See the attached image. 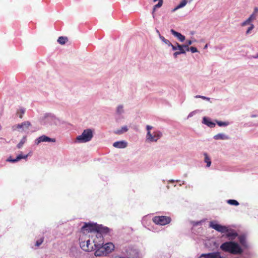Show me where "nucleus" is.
<instances>
[{
    "label": "nucleus",
    "instance_id": "f257e3e1",
    "mask_svg": "<svg viewBox=\"0 0 258 258\" xmlns=\"http://www.w3.org/2000/svg\"><path fill=\"white\" fill-rule=\"evenodd\" d=\"M41 123L47 127H54L61 125L63 121L51 113H46L40 118Z\"/></svg>",
    "mask_w": 258,
    "mask_h": 258
},
{
    "label": "nucleus",
    "instance_id": "f03ea898",
    "mask_svg": "<svg viewBox=\"0 0 258 258\" xmlns=\"http://www.w3.org/2000/svg\"><path fill=\"white\" fill-rule=\"evenodd\" d=\"M220 248L224 252H228L233 254H241L243 250L239 245L234 241H229L223 243Z\"/></svg>",
    "mask_w": 258,
    "mask_h": 258
},
{
    "label": "nucleus",
    "instance_id": "7ed1b4c3",
    "mask_svg": "<svg viewBox=\"0 0 258 258\" xmlns=\"http://www.w3.org/2000/svg\"><path fill=\"white\" fill-rule=\"evenodd\" d=\"M93 137V131L90 128L84 130L81 135L76 138V142L84 143L90 141Z\"/></svg>",
    "mask_w": 258,
    "mask_h": 258
},
{
    "label": "nucleus",
    "instance_id": "20e7f679",
    "mask_svg": "<svg viewBox=\"0 0 258 258\" xmlns=\"http://www.w3.org/2000/svg\"><path fill=\"white\" fill-rule=\"evenodd\" d=\"M122 253L125 256H128V258H138V250L132 246L125 247Z\"/></svg>",
    "mask_w": 258,
    "mask_h": 258
},
{
    "label": "nucleus",
    "instance_id": "39448f33",
    "mask_svg": "<svg viewBox=\"0 0 258 258\" xmlns=\"http://www.w3.org/2000/svg\"><path fill=\"white\" fill-rule=\"evenodd\" d=\"M171 218L169 217L161 216H155L153 218V221L157 225H165L171 222Z\"/></svg>",
    "mask_w": 258,
    "mask_h": 258
},
{
    "label": "nucleus",
    "instance_id": "423d86ee",
    "mask_svg": "<svg viewBox=\"0 0 258 258\" xmlns=\"http://www.w3.org/2000/svg\"><path fill=\"white\" fill-rule=\"evenodd\" d=\"M209 227L221 233H225L228 230L227 227L218 224L216 221H210Z\"/></svg>",
    "mask_w": 258,
    "mask_h": 258
},
{
    "label": "nucleus",
    "instance_id": "0eeeda50",
    "mask_svg": "<svg viewBox=\"0 0 258 258\" xmlns=\"http://www.w3.org/2000/svg\"><path fill=\"white\" fill-rule=\"evenodd\" d=\"M124 113V105L123 104L118 105L115 109V119L116 121H119L121 119H123Z\"/></svg>",
    "mask_w": 258,
    "mask_h": 258
},
{
    "label": "nucleus",
    "instance_id": "6e6552de",
    "mask_svg": "<svg viewBox=\"0 0 258 258\" xmlns=\"http://www.w3.org/2000/svg\"><path fill=\"white\" fill-rule=\"evenodd\" d=\"M97 224L85 223L82 226L81 230L83 232H97Z\"/></svg>",
    "mask_w": 258,
    "mask_h": 258
},
{
    "label": "nucleus",
    "instance_id": "1a4fd4ad",
    "mask_svg": "<svg viewBox=\"0 0 258 258\" xmlns=\"http://www.w3.org/2000/svg\"><path fill=\"white\" fill-rule=\"evenodd\" d=\"M56 140L55 138H50L45 135H42L35 141V144L37 145H39L41 142H55Z\"/></svg>",
    "mask_w": 258,
    "mask_h": 258
},
{
    "label": "nucleus",
    "instance_id": "9d476101",
    "mask_svg": "<svg viewBox=\"0 0 258 258\" xmlns=\"http://www.w3.org/2000/svg\"><path fill=\"white\" fill-rule=\"evenodd\" d=\"M202 257L205 258H222L220 253L218 251L208 253H203L200 255L199 258H201Z\"/></svg>",
    "mask_w": 258,
    "mask_h": 258
},
{
    "label": "nucleus",
    "instance_id": "9b49d317",
    "mask_svg": "<svg viewBox=\"0 0 258 258\" xmlns=\"http://www.w3.org/2000/svg\"><path fill=\"white\" fill-rule=\"evenodd\" d=\"M90 245V240H88L86 241H82L80 243V246L81 248L86 251H89L93 248V246Z\"/></svg>",
    "mask_w": 258,
    "mask_h": 258
},
{
    "label": "nucleus",
    "instance_id": "f8f14e48",
    "mask_svg": "<svg viewBox=\"0 0 258 258\" xmlns=\"http://www.w3.org/2000/svg\"><path fill=\"white\" fill-rule=\"evenodd\" d=\"M101 246L102 249H103L107 254L111 252L114 248V245L111 242L105 243V244L101 245Z\"/></svg>",
    "mask_w": 258,
    "mask_h": 258
},
{
    "label": "nucleus",
    "instance_id": "ddd939ff",
    "mask_svg": "<svg viewBox=\"0 0 258 258\" xmlns=\"http://www.w3.org/2000/svg\"><path fill=\"white\" fill-rule=\"evenodd\" d=\"M176 45H177L178 51H175L173 53V55L174 58H177V56L180 54H185V49H183L182 44H180L176 42Z\"/></svg>",
    "mask_w": 258,
    "mask_h": 258
},
{
    "label": "nucleus",
    "instance_id": "4468645a",
    "mask_svg": "<svg viewBox=\"0 0 258 258\" xmlns=\"http://www.w3.org/2000/svg\"><path fill=\"white\" fill-rule=\"evenodd\" d=\"M94 245L96 247V250L94 254L96 256H101L103 255L106 256L107 254L105 253L103 249H102V246L99 245H96L95 244Z\"/></svg>",
    "mask_w": 258,
    "mask_h": 258
},
{
    "label": "nucleus",
    "instance_id": "2eb2a0df",
    "mask_svg": "<svg viewBox=\"0 0 258 258\" xmlns=\"http://www.w3.org/2000/svg\"><path fill=\"white\" fill-rule=\"evenodd\" d=\"M28 156V155H23L22 154H20V155H18L15 159H12L11 158V157H10L9 158H8L7 159L6 161L7 162L15 163V162L20 161V160H21L22 159H26L27 158Z\"/></svg>",
    "mask_w": 258,
    "mask_h": 258
},
{
    "label": "nucleus",
    "instance_id": "dca6fc26",
    "mask_svg": "<svg viewBox=\"0 0 258 258\" xmlns=\"http://www.w3.org/2000/svg\"><path fill=\"white\" fill-rule=\"evenodd\" d=\"M170 32L171 34L175 37H176L180 42H182L185 40V37L181 33L175 31L174 29H171Z\"/></svg>",
    "mask_w": 258,
    "mask_h": 258
},
{
    "label": "nucleus",
    "instance_id": "f3484780",
    "mask_svg": "<svg viewBox=\"0 0 258 258\" xmlns=\"http://www.w3.org/2000/svg\"><path fill=\"white\" fill-rule=\"evenodd\" d=\"M127 142L124 141H120L114 142L113 144V146L116 148L123 149L126 147Z\"/></svg>",
    "mask_w": 258,
    "mask_h": 258
},
{
    "label": "nucleus",
    "instance_id": "a211bd4d",
    "mask_svg": "<svg viewBox=\"0 0 258 258\" xmlns=\"http://www.w3.org/2000/svg\"><path fill=\"white\" fill-rule=\"evenodd\" d=\"M215 140H227L230 139V137L223 133H219L213 137Z\"/></svg>",
    "mask_w": 258,
    "mask_h": 258
},
{
    "label": "nucleus",
    "instance_id": "6ab92c4d",
    "mask_svg": "<svg viewBox=\"0 0 258 258\" xmlns=\"http://www.w3.org/2000/svg\"><path fill=\"white\" fill-rule=\"evenodd\" d=\"M153 128V126L147 125L146 126V129L147 130V134L146 135V139L148 141H152L154 140H156L152 136V132L151 130Z\"/></svg>",
    "mask_w": 258,
    "mask_h": 258
},
{
    "label": "nucleus",
    "instance_id": "aec40b11",
    "mask_svg": "<svg viewBox=\"0 0 258 258\" xmlns=\"http://www.w3.org/2000/svg\"><path fill=\"white\" fill-rule=\"evenodd\" d=\"M109 229L107 227H104L102 225H98L97 232L99 234H107L109 232Z\"/></svg>",
    "mask_w": 258,
    "mask_h": 258
},
{
    "label": "nucleus",
    "instance_id": "412c9836",
    "mask_svg": "<svg viewBox=\"0 0 258 258\" xmlns=\"http://www.w3.org/2000/svg\"><path fill=\"white\" fill-rule=\"evenodd\" d=\"M202 123L211 128L214 127L215 126V123L206 117H204L203 118Z\"/></svg>",
    "mask_w": 258,
    "mask_h": 258
},
{
    "label": "nucleus",
    "instance_id": "4be33fe9",
    "mask_svg": "<svg viewBox=\"0 0 258 258\" xmlns=\"http://www.w3.org/2000/svg\"><path fill=\"white\" fill-rule=\"evenodd\" d=\"M162 136V134L160 131H155L152 133V136L153 138L156 139L152 141H149V142H157Z\"/></svg>",
    "mask_w": 258,
    "mask_h": 258
},
{
    "label": "nucleus",
    "instance_id": "5701e85b",
    "mask_svg": "<svg viewBox=\"0 0 258 258\" xmlns=\"http://www.w3.org/2000/svg\"><path fill=\"white\" fill-rule=\"evenodd\" d=\"M128 128L126 125L122 126L120 128L114 131V133L116 135H121L128 131Z\"/></svg>",
    "mask_w": 258,
    "mask_h": 258
},
{
    "label": "nucleus",
    "instance_id": "b1692460",
    "mask_svg": "<svg viewBox=\"0 0 258 258\" xmlns=\"http://www.w3.org/2000/svg\"><path fill=\"white\" fill-rule=\"evenodd\" d=\"M203 155L204 156V162L207 164L206 167H209L211 165V159L207 153H204Z\"/></svg>",
    "mask_w": 258,
    "mask_h": 258
},
{
    "label": "nucleus",
    "instance_id": "393cba45",
    "mask_svg": "<svg viewBox=\"0 0 258 258\" xmlns=\"http://www.w3.org/2000/svg\"><path fill=\"white\" fill-rule=\"evenodd\" d=\"M31 125V122L29 121H26L24 122H22L21 124H18L16 125L13 126V130H15L16 128L18 129H22L23 130V125Z\"/></svg>",
    "mask_w": 258,
    "mask_h": 258
},
{
    "label": "nucleus",
    "instance_id": "a878e982",
    "mask_svg": "<svg viewBox=\"0 0 258 258\" xmlns=\"http://www.w3.org/2000/svg\"><path fill=\"white\" fill-rule=\"evenodd\" d=\"M25 109L23 107H20L17 112V115L20 118H22L23 114L25 112Z\"/></svg>",
    "mask_w": 258,
    "mask_h": 258
},
{
    "label": "nucleus",
    "instance_id": "bb28decb",
    "mask_svg": "<svg viewBox=\"0 0 258 258\" xmlns=\"http://www.w3.org/2000/svg\"><path fill=\"white\" fill-rule=\"evenodd\" d=\"M162 5H163V0H159V2H158V3L154 6L153 12H152L153 17H154V13L155 12L156 9L157 8H160L162 6Z\"/></svg>",
    "mask_w": 258,
    "mask_h": 258
},
{
    "label": "nucleus",
    "instance_id": "cd10ccee",
    "mask_svg": "<svg viewBox=\"0 0 258 258\" xmlns=\"http://www.w3.org/2000/svg\"><path fill=\"white\" fill-rule=\"evenodd\" d=\"M159 38L160 40L165 44L169 46V45H171V43L169 40L165 38V37L162 36L161 34H159Z\"/></svg>",
    "mask_w": 258,
    "mask_h": 258
},
{
    "label": "nucleus",
    "instance_id": "c85d7f7f",
    "mask_svg": "<svg viewBox=\"0 0 258 258\" xmlns=\"http://www.w3.org/2000/svg\"><path fill=\"white\" fill-rule=\"evenodd\" d=\"M67 40L68 39L67 37L60 36L58 37L57 42L60 44H64Z\"/></svg>",
    "mask_w": 258,
    "mask_h": 258
},
{
    "label": "nucleus",
    "instance_id": "c756f323",
    "mask_svg": "<svg viewBox=\"0 0 258 258\" xmlns=\"http://www.w3.org/2000/svg\"><path fill=\"white\" fill-rule=\"evenodd\" d=\"M239 241L240 243L243 246H246V240L244 236H240L238 237Z\"/></svg>",
    "mask_w": 258,
    "mask_h": 258
},
{
    "label": "nucleus",
    "instance_id": "7c9ffc66",
    "mask_svg": "<svg viewBox=\"0 0 258 258\" xmlns=\"http://www.w3.org/2000/svg\"><path fill=\"white\" fill-rule=\"evenodd\" d=\"M216 123L219 126H226L229 124V122L228 121H222L216 120Z\"/></svg>",
    "mask_w": 258,
    "mask_h": 258
},
{
    "label": "nucleus",
    "instance_id": "2f4dec72",
    "mask_svg": "<svg viewBox=\"0 0 258 258\" xmlns=\"http://www.w3.org/2000/svg\"><path fill=\"white\" fill-rule=\"evenodd\" d=\"M26 137H23V138L21 139L19 143L17 145V148L18 149H21L22 147L23 144L26 142Z\"/></svg>",
    "mask_w": 258,
    "mask_h": 258
},
{
    "label": "nucleus",
    "instance_id": "473e14b6",
    "mask_svg": "<svg viewBox=\"0 0 258 258\" xmlns=\"http://www.w3.org/2000/svg\"><path fill=\"white\" fill-rule=\"evenodd\" d=\"M195 98H201L203 100H206L207 101H209L211 103H212V102L211 101V98L208 97H206L202 95H196L195 96Z\"/></svg>",
    "mask_w": 258,
    "mask_h": 258
},
{
    "label": "nucleus",
    "instance_id": "72a5a7b5",
    "mask_svg": "<svg viewBox=\"0 0 258 258\" xmlns=\"http://www.w3.org/2000/svg\"><path fill=\"white\" fill-rule=\"evenodd\" d=\"M251 22H252V21L249 18H248L246 20L243 21L241 24V26L243 27V26H245L247 25H250V24H252Z\"/></svg>",
    "mask_w": 258,
    "mask_h": 258
},
{
    "label": "nucleus",
    "instance_id": "f704fd0d",
    "mask_svg": "<svg viewBox=\"0 0 258 258\" xmlns=\"http://www.w3.org/2000/svg\"><path fill=\"white\" fill-rule=\"evenodd\" d=\"M227 202L229 204L234 206H238L239 204V203L235 200H228Z\"/></svg>",
    "mask_w": 258,
    "mask_h": 258
},
{
    "label": "nucleus",
    "instance_id": "c9c22d12",
    "mask_svg": "<svg viewBox=\"0 0 258 258\" xmlns=\"http://www.w3.org/2000/svg\"><path fill=\"white\" fill-rule=\"evenodd\" d=\"M128 256H125L122 253L121 254H113L111 258H128Z\"/></svg>",
    "mask_w": 258,
    "mask_h": 258
},
{
    "label": "nucleus",
    "instance_id": "e433bc0d",
    "mask_svg": "<svg viewBox=\"0 0 258 258\" xmlns=\"http://www.w3.org/2000/svg\"><path fill=\"white\" fill-rule=\"evenodd\" d=\"M187 3V0H182L180 4L178 5L180 8H183Z\"/></svg>",
    "mask_w": 258,
    "mask_h": 258
},
{
    "label": "nucleus",
    "instance_id": "4c0bfd02",
    "mask_svg": "<svg viewBox=\"0 0 258 258\" xmlns=\"http://www.w3.org/2000/svg\"><path fill=\"white\" fill-rule=\"evenodd\" d=\"M254 28V26L253 24H250V26L247 29V31H246V34L248 35L250 33V32Z\"/></svg>",
    "mask_w": 258,
    "mask_h": 258
},
{
    "label": "nucleus",
    "instance_id": "58836bf2",
    "mask_svg": "<svg viewBox=\"0 0 258 258\" xmlns=\"http://www.w3.org/2000/svg\"><path fill=\"white\" fill-rule=\"evenodd\" d=\"M257 15H256L255 13H254L253 12V13L250 15V16L248 17L252 21L255 20L256 19Z\"/></svg>",
    "mask_w": 258,
    "mask_h": 258
},
{
    "label": "nucleus",
    "instance_id": "ea45409f",
    "mask_svg": "<svg viewBox=\"0 0 258 258\" xmlns=\"http://www.w3.org/2000/svg\"><path fill=\"white\" fill-rule=\"evenodd\" d=\"M168 46L171 47L172 50L173 51H174L175 52L177 51L176 50H178V47H177V45H176V42H175L174 44L171 43V45H169Z\"/></svg>",
    "mask_w": 258,
    "mask_h": 258
},
{
    "label": "nucleus",
    "instance_id": "a19ab883",
    "mask_svg": "<svg viewBox=\"0 0 258 258\" xmlns=\"http://www.w3.org/2000/svg\"><path fill=\"white\" fill-rule=\"evenodd\" d=\"M189 50L192 52V53H195V52H198V49L196 47H189Z\"/></svg>",
    "mask_w": 258,
    "mask_h": 258
},
{
    "label": "nucleus",
    "instance_id": "79ce46f5",
    "mask_svg": "<svg viewBox=\"0 0 258 258\" xmlns=\"http://www.w3.org/2000/svg\"><path fill=\"white\" fill-rule=\"evenodd\" d=\"M182 45V47H183V49H185V52L189 51V46L186 45L185 44H183Z\"/></svg>",
    "mask_w": 258,
    "mask_h": 258
},
{
    "label": "nucleus",
    "instance_id": "37998d69",
    "mask_svg": "<svg viewBox=\"0 0 258 258\" xmlns=\"http://www.w3.org/2000/svg\"><path fill=\"white\" fill-rule=\"evenodd\" d=\"M43 239H41L39 240H37L36 242L35 245L37 246H39V245H40L41 244V243L43 242Z\"/></svg>",
    "mask_w": 258,
    "mask_h": 258
},
{
    "label": "nucleus",
    "instance_id": "c03bdc74",
    "mask_svg": "<svg viewBox=\"0 0 258 258\" xmlns=\"http://www.w3.org/2000/svg\"><path fill=\"white\" fill-rule=\"evenodd\" d=\"M7 143H8V142H7L5 139L3 138H0V143L1 144H6Z\"/></svg>",
    "mask_w": 258,
    "mask_h": 258
},
{
    "label": "nucleus",
    "instance_id": "a18cd8bd",
    "mask_svg": "<svg viewBox=\"0 0 258 258\" xmlns=\"http://www.w3.org/2000/svg\"><path fill=\"white\" fill-rule=\"evenodd\" d=\"M196 111H194L189 113V114L187 116V118H189L191 117H192L193 115H194L196 114Z\"/></svg>",
    "mask_w": 258,
    "mask_h": 258
},
{
    "label": "nucleus",
    "instance_id": "49530a36",
    "mask_svg": "<svg viewBox=\"0 0 258 258\" xmlns=\"http://www.w3.org/2000/svg\"><path fill=\"white\" fill-rule=\"evenodd\" d=\"M192 43V41L190 40H187L185 41V43L184 44H185L186 45H188V46H189L190 45H191V44Z\"/></svg>",
    "mask_w": 258,
    "mask_h": 258
},
{
    "label": "nucleus",
    "instance_id": "de8ad7c7",
    "mask_svg": "<svg viewBox=\"0 0 258 258\" xmlns=\"http://www.w3.org/2000/svg\"><path fill=\"white\" fill-rule=\"evenodd\" d=\"M30 125H23V131H25L26 130H27L28 129L29 127L30 126Z\"/></svg>",
    "mask_w": 258,
    "mask_h": 258
},
{
    "label": "nucleus",
    "instance_id": "09e8293b",
    "mask_svg": "<svg viewBox=\"0 0 258 258\" xmlns=\"http://www.w3.org/2000/svg\"><path fill=\"white\" fill-rule=\"evenodd\" d=\"M253 12L256 15L258 14V7H255L253 10Z\"/></svg>",
    "mask_w": 258,
    "mask_h": 258
},
{
    "label": "nucleus",
    "instance_id": "8fccbe9b",
    "mask_svg": "<svg viewBox=\"0 0 258 258\" xmlns=\"http://www.w3.org/2000/svg\"><path fill=\"white\" fill-rule=\"evenodd\" d=\"M180 9V7H178V6H177L174 9H173L172 10V12H175L176 10H178Z\"/></svg>",
    "mask_w": 258,
    "mask_h": 258
},
{
    "label": "nucleus",
    "instance_id": "3c124183",
    "mask_svg": "<svg viewBox=\"0 0 258 258\" xmlns=\"http://www.w3.org/2000/svg\"><path fill=\"white\" fill-rule=\"evenodd\" d=\"M201 224V221H198V222H195L194 223V225L197 226V225H200Z\"/></svg>",
    "mask_w": 258,
    "mask_h": 258
},
{
    "label": "nucleus",
    "instance_id": "603ef678",
    "mask_svg": "<svg viewBox=\"0 0 258 258\" xmlns=\"http://www.w3.org/2000/svg\"><path fill=\"white\" fill-rule=\"evenodd\" d=\"M251 117H257L258 116V114H252L250 115Z\"/></svg>",
    "mask_w": 258,
    "mask_h": 258
},
{
    "label": "nucleus",
    "instance_id": "864d4df0",
    "mask_svg": "<svg viewBox=\"0 0 258 258\" xmlns=\"http://www.w3.org/2000/svg\"><path fill=\"white\" fill-rule=\"evenodd\" d=\"M175 180H173V179H171V180H169V182H171V183L174 182H175Z\"/></svg>",
    "mask_w": 258,
    "mask_h": 258
},
{
    "label": "nucleus",
    "instance_id": "5fc2aeb1",
    "mask_svg": "<svg viewBox=\"0 0 258 258\" xmlns=\"http://www.w3.org/2000/svg\"><path fill=\"white\" fill-rule=\"evenodd\" d=\"M253 58H258V53L256 55L253 56Z\"/></svg>",
    "mask_w": 258,
    "mask_h": 258
},
{
    "label": "nucleus",
    "instance_id": "6e6d98bb",
    "mask_svg": "<svg viewBox=\"0 0 258 258\" xmlns=\"http://www.w3.org/2000/svg\"><path fill=\"white\" fill-rule=\"evenodd\" d=\"M156 31L157 32V33L158 34V35L159 36V34H160L159 31L158 29H156Z\"/></svg>",
    "mask_w": 258,
    "mask_h": 258
},
{
    "label": "nucleus",
    "instance_id": "4d7b16f0",
    "mask_svg": "<svg viewBox=\"0 0 258 258\" xmlns=\"http://www.w3.org/2000/svg\"><path fill=\"white\" fill-rule=\"evenodd\" d=\"M208 47V44H206L205 46H204V48L206 49Z\"/></svg>",
    "mask_w": 258,
    "mask_h": 258
},
{
    "label": "nucleus",
    "instance_id": "13d9d810",
    "mask_svg": "<svg viewBox=\"0 0 258 258\" xmlns=\"http://www.w3.org/2000/svg\"><path fill=\"white\" fill-rule=\"evenodd\" d=\"M176 181L178 182L179 180H176Z\"/></svg>",
    "mask_w": 258,
    "mask_h": 258
}]
</instances>
